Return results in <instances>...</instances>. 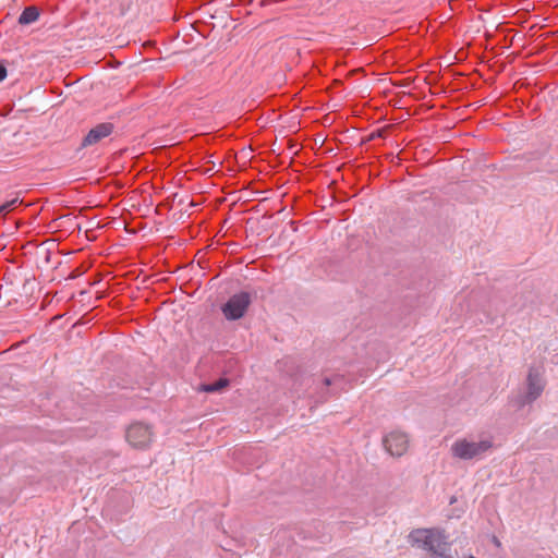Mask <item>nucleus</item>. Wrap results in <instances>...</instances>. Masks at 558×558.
<instances>
[{
    "label": "nucleus",
    "instance_id": "nucleus-12",
    "mask_svg": "<svg viewBox=\"0 0 558 558\" xmlns=\"http://www.w3.org/2000/svg\"><path fill=\"white\" fill-rule=\"evenodd\" d=\"M7 77V68L4 64L0 63V82H2Z\"/></svg>",
    "mask_w": 558,
    "mask_h": 558
},
{
    "label": "nucleus",
    "instance_id": "nucleus-2",
    "mask_svg": "<svg viewBox=\"0 0 558 558\" xmlns=\"http://www.w3.org/2000/svg\"><path fill=\"white\" fill-rule=\"evenodd\" d=\"M493 447V442L488 439L473 441L466 438H459L451 445V453L460 460H472L481 458Z\"/></svg>",
    "mask_w": 558,
    "mask_h": 558
},
{
    "label": "nucleus",
    "instance_id": "nucleus-7",
    "mask_svg": "<svg viewBox=\"0 0 558 558\" xmlns=\"http://www.w3.org/2000/svg\"><path fill=\"white\" fill-rule=\"evenodd\" d=\"M113 132V124L109 122L97 124L83 138L81 146L88 147L96 145L101 140L108 137Z\"/></svg>",
    "mask_w": 558,
    "mask_h": 558
},
{
    "label": "nucleus",
    "instance_id": "nucleus-4",
    "mask_svg": "<svg viewBox=\"0 0 558 558\" xmlns=\"http://www.w3.org/2000/svg\"><path fill=\"white\" fill-rule=\"evenodd\" d=\"M126 441L135 449H147L154 440V430L149 424L132 423L125 433Z\"/></svg>",
    "mask_w": 558,
    "mask_h": 558
},
{
    "label": "nucleus",
    "instance_id": "nucleus-1",
    "mask_svg": "<svg viewBox=\"0 0 558 558\" xmlns=\"http://www.w3.org/2000/svg\"><path fill=\"white\" fill-rule=\"evenodd\" d=\"M408 542L412 547H417L433 553L441 546L448 545V537L445 531L432 529H415L408 535Z\"/></svg>",
    "mask_w": 558,
    "mask_h": 558
},
{
    "label": "nucleus",
    "instance_id": "nucleus-15",
    "mask_svg": "<svg viewBox=\"0 0 558 558\" xmlns=\"http://www.w3.org/2000/svg\"><path fill=\"white\" fill-rule=\"evenodd\" d=\"M464 558H475L474 556H468V557H464Z\"/></svg>",
    "mask_w": 558,
    "mask_h": 558
},
{
    "label": "nucleus",
    "instance_id": "nucleus-3",
    "mask_svg": "<svg viewBox=\"0 0 558 558\" xmlns=\"http://www.w3.org/2000/svg\"><path fill=\"white\" fill-rule=\"evenodd\" d=\"M546 386V381L544 379V367L539 366H530L526 376V390L525 392L518 399V403L520 407H524L534 402L536 399L541 397Z\"/></svg>",
    "mask_w": 558,
    "mask_h": 558
},
{
    "label": "nucleus",
    "instance_id": "nucleus-13",
    "mask_svg": "<svg viewBox=\"0 0 558 558\" xmlns=\"http://www.w3.org/2000/svg\"><path fill=\"white\" fill-rule=\"evenodd\" d=\"M493 543H494L497 547H500V545H501V544H500V541H499L496 536H494V537H493Z\"/></svg>",
    "mask_w": 558,
    "mask_h": 558
},
{
    "label": "nucleus",
    "instance_id": "nucleus-11",
    "mask_svg": "<svg viewBox=\"0 0 558 558\" xmlns=\"http://www.w3.org/2000/svg\"><path fill=\"white\" fill-rule=\"evenodd\" d=\"M17 203H19V198L15 197V198L0 205V215L10 211L12 209V207Z\"/></svg>",
    "mask_w": 558,
    "mask_h": 558
},
{
    "label": "nucleus",
    "instance_id": "nucleus-8",
    "mask_svg": "<svg viewBox=\"0 0 558 558\" xmlns=\"http://www.w3.org/2000/svg\"><path fill=\"white\" fill-rule=\"evenodd\" d=\"M38 17H39V12H38L37 8L28 7V8L24 9V11L21 13V15L19 17V23L23 24V25H27V24L36 22L38 20Z\"/></svg>",
    "mask_w": 558,
    "mask_h": 558
},
{
    "label": "nucleus",
    "instance_id": "nucleus-5",
    "mask_svg": "<svg viewBox=\"0 0 558 558\" xmlns=\"http://www.w3.org/2000/svg\"><path fill=\"white\" fill-rule=\"evenodd\" d=\"M385 450L392 457L404 456L410 447L409 436L400 430H392L383 438Z\"/></svg>",
    "mask_w": 558,
    "mask_h": 558
},
{
    "label": "nucleus",
    "instance_id": "nucleus-9",
    "mask_svg": "<svg viewBox=\"0 0 558 558\" xmlns=\"http://www.w3.org/2000/svg\"><path fill=\"white\" fill-rule=\"evenodd\" d=\"M228 386H229V380L227 378H220L219 380H217L214 384H206V385L199 386L198 390L204 391V392H217V391L225 389Z\"/></svg>",
    "mask_w": 558,
    "mask_h": 558
},
{
    "label": "nucleus",
    "instance_id": "nucleus-6",
    "mask_svg": "<svg viewBox=\"0 0 558 558\" xmlns=\"http://www.w3.org/2000/svg\"><path fill=\"white\" fill-rule=\"evenodd\" d=\"M250 303L251 299L248 293L241 292L229 299V301L222 306V313L229 320L239 319L245 314Z\"/></svg>",
    "mask_w": 558,
    "mask_h": 558
},
{
    "label": "nucleus",
    "instance_id": "nucleus-14",
    "mask_svg": "<svg viewBox=\"0 0 558 558\" xmlns=\"http://www.w3.org/2000/svg\"><path fill=\"white\" fill-rule=\"evenodd\" d=\"M376 136H378V137H379V136H381V132H380V131H378L377 133H373V134L371 135V138H375Z\"/></svg>",
    "mask_w": 558,
    "mask_h": 558
},
{
    "label": "nucleus",
    "instance_id": "nucleus-10",
    "mask_svg": "<svg viewBox=\"0 0 558 558\" xmlns=\"http://www.w3.org/2000/svg\"><path fill=\"white\" fill-rule=\"evenodd\" d=\"M448 546H441L432 553L433 558H453L451 555L447 553Z\"/></svg>",
    "mask_w": 558,
    "mask_h": 558
}]
</instances>
